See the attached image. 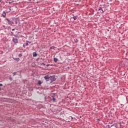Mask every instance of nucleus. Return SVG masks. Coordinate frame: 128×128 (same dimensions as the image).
<instances>
[{
  "label": "nucleus",
  "instance_id": "nucleus-18",
  "mask_svg": "<svg viewBox=\"0 0 128 128\" xmlns=\"http://www.w3.org/2000/svg\"><path fill=\"white\" fill-rule=\"evenodd\" d=\"M106 126L108 128H112V126H110V125H106Z\"/></svg>",
  "mask_w": 128,
  "mask_h": 128
},
{
  "label": "nucleus",
  "instance_id": "nucleus-13",
  "mask_svg": "<svg viewBox=\"0 0 128 128\" xmlns=\"http://www.w3.org/2000/svg\"><path fill=\"white\" fill-rule=\"evenodd\" d=\"M42 84V81H40V80H39L38 82V84H39V86H40V84Z\"/></svg>",
  "mask_w": 128,
  "mask_h": 128
},
{
  "label": "nucleus",
  "instance_id": "nucleus-11",
  "mask_svg": "<svg viewBox=\"0 0 128 128\" xmlns=\"http://www.w3.org/2000/svg\"><path fill=\"white\" fill-rule=\"evenodd\" d=\"M32 56H34V57L37 56H38V54H36V52H34L32 53Z\"/></svg>",
  "mask_w": 128,
  "mask_h": 128
},
{
  "label": "nucleus",
  "instance_id": "nucleus-8",
  "mask_svg": "<svg viewBox=\"0 0 128 128\" xmlns=\"http://www.w3.org/2000/svg\"><path fill=\"white\" fill-rule=\"evenodd\" d=\"M1 16H2L3 18H6V12L4 11L2 13Z\"/></svg>",
  "mask_w": 128,
  "mask_h": 128
},
{
  "label": "nucleus",
  "instance_id": "nucleus-22",
  "mask_svg": "<svg viewBox=\"0 0 128 128\" xmlns=\"http://www.w3.org/2000/svg\"><path fill=\"white\" fill-rule=\"evenodd\" d=\"M12 2H8L9 4H12Z\"/></svg>",
  "mask_w": 128,
  "mask_h": 128
},
{
  "label": "nucleus",
  "instance_id": "nucleus-27",
  "mask_svg": "<svg viewBox=\"0 0 128 128\" xmlns=\"http://www.w3.org/2000/svg\"><path fill=\"white\" fill-rule=\"evenodd\" d=\"M30 2H34V0H28Z\"/></svg>",
  "mask_w": 128,
  "mask_h": 128
},
{
  "label": "nucleus",
  "instance_id": "nucleus-25",
  "mask_svg": "<svg viewBox=\"0 0 128 128\" xmlns=\"http://www.w3.org/2000/svg\"><path fill=\"white\" fill-rule=\"evenodd\" d=\"M0 86H2V84H0Z\"/></svg>",
  "mask_w": 128,
  "mask_h": 128
},
{
  "label": "nucleus",
  "instance_id": "nucleus-10",
  "mask_svg": "<svg viewBox=\"0 0 128 128\" xmlns=\"http://www.w3.org/2000/svg\"><path fill=\"white\" fill-rule=\"evenodd\" d=\"M72 18H74V20H78V16H73V17Z\"/></svg>",
  "mask_w": 128,
  "mask_h": 128
},
{
  "label": "nucleus",
  "instance_id": "nucleus-2",
  "mask_svg": "<svg viewBox=\"0 0 128 128\" xmlns=\"http://www.w3.org/2000/svg\"><path fill=\"white\" fill-rule=\"evenodd\" d=\"M50 100H52L53 102H56V94H53L50 97Z\"/></svg>",
  "mask_w": 128,
  "mask_h": 128
},
{
  "label": "nucleus",
  "instance_id": "nucleus-1",
  "mask_svg": "<svg viewBox=\"0 0 128 128\" xmlns=\"http://www.w3.org/2000/svg\"><path fill=\"white\" fill-rule=\"evenodd\" d=\"M4 22L8 24L9 26H14V24H18V20L14 18H6L4 20Z\"/></svg>",
  "mask_w": 128,
  "mask_h": 128
},
{
  "label": "nucleus",
  "instance_id": "nucleus-20",
  "mask_svg": "<svg viewBox=\"0 0 128 128\" xmlns=\"http://www.w3.org/2000/svg\"><path fill=\"white\" fill-rule=\"evenodd\" d=\"M41 66H46V64H44V62H42L41 64Z\"/></svg>",
  "mask_w": 128,
  "mask_h": 128
},
{
  "label": "nucleus",
  "instance_id": "nucleus-17",
  "mask_svg": "<svg viewBox=\"0 0 128 128\" xmlns=\"http://www.w3.org/2000/svg\"><path fill=\"white\" fill-rule=\"evenodd\" d=\"M14 60H17V62H18V60H20V58H14Z\"/></svg>",
  "mask_w": 128,
  "mask_h": 128
},
{
  "label": "nucleus",
  "instance_id": "nucleus-28",
  "mask_svg": "<svg viewBox=\"0 0 128 128\" xmlns=\"http://www.w3.org/2000/svg\"><path fill=\"white\" fill-rule=\"evenodd\" d=\"M9 30H12V28L10 27H8Z\"/></svg>",
  "mask_w": 128,
  "mask_h": 128
},
{
  "label": "nucleus",
  "instance_id": "nucleus-26",
  "mask_svg": "<svg viewBox=\"0 0 128 128\" xmlns=\"http://www.w3.org/2000/svg\"><path fill=\"white\" fill-rule=\"evenodd\" d=\"M97 120H98V122H100V119L98 118V119H97Z\"/></svg>",
  "mask_w": 128,
  "mask_h": 128
},
{
  "label": "nucleus",
  "instance_id": "nucleus-30",
  "mask_svg": "<svg viewBox=\"0 0 128 128\" xmlns=\"http://www.w3.org/2000/svg\"><path fill=\"white\" fill-rule=\"evenodd\" d=\"M14 30H15L14 28L12 29V31L14 32Z\"/></svg>",
  "mask_w": 128,
  "mask_h": 128
},
{
  "label": "nucleus",
  "instance_id": "nucleus-21",
  "mask_svg": "<svg viewBox=\"0 0 128 128\" xmlns=\"http://www.w3.org/2000/svg\"><path fill=\"white\" fill-rule=\"evenodd\" d=\"M9 80H10L12 82V77L10 78Z\"/></svg>",
  "mask_w": 128,
  "mask_h": 128
},
{
  "label": "nucleus",
  "instance_id": "nucleus-12",
  "mask_svg": "<svg viewBox=\"0 0 128 128\" xmlns=\"http://www.w3.org/2000/svg\"><path fill=\"white\" fill-rule=\"evenodd\" d=\"M28 44H30V42L28 40L26 41V43L25 44L26 46H28Z\"/></svg>",
  "mask_w": 128,
  "mask_h": 128
},
{
  "label": "nucleus",
  "instance_id": "nucleus-15",
  "mask_svg": "<svg viewBox=\"0 0 128 128\" xmlns=\"http://www.w3.org/2000/svg\"><path fill=\"white\" fill-rule=\"evenodd\" d=\"M74 42L76 44H78V39H76L74 40Z\"/></svg>",
  "mask_w": 128,
  "mask_h": 128
},
{
  "label": "nucleus",
  "instance_id": "nucleus-31",
  "mask_svg": "<svg viewBox=\"0 0 128 128\" xmlns=\"http://www.w3.org/2000/svg\"><path fill=\"white\" fill-rule=\"evenodd\" d=\"M70 118H71L72 120V116H70Z\"/></svg>",
  "mask_w": 128,
  "mask_h": 128
},
{
  "label": "nucleus",
  "instance_id": "nucleus-14",
  "mask_svg": "<svg viewBox=\"0 0 128 128\" xmlns=\"http://www.w3.org/2000/svg\"><path fill=\"white\" fill-rule=\"evenodd\" d=\"M54 60L55 62H58V58H54Z\"/></svg>",
  "mask_w": 128,
  "mask_h": 128
},
{
  "label": "nucleus",
  "instance_id": "nucleus-7",
  "mask_svg": "<svg viewBox=\"0 0 128 128\" xmlns=\"http://www.w3.org/2000/svg\"><path fill=\"white\" fill-rule=\"evenodd\" d=\"M44 80H46V82H48L50 78V76H46L44 77Z\"/></svg>",
  "mask_w": 128,
  "mask_h": 128
},
{
  "label": "nucleus",
  "instance_id": "nucleus-19",
  "mask_svg": "<svg viewBox=\"0 0 128 128\" xmlns=\"http://www.w3.org/2000/svg\"><path fill=\"white\" fill-rule=\"evenodd\" d=\"M22 54H18V57L19 58H22Z\"/></svg>",
  "mask_w": 128,
  "mask_h": 128
},
{
  "label": "nucleus",
  "instance_id": "nucleus-9",
  "mask_svg": "<svg viewBox=\"0 0 128 128\" xmlns=\"http://www.w3.org/2000/svg\"><path fill=\"white\" fill-rule=\"evenodd\" d=\"M98 11L100 10V12L101 14H104V11L102 10V7H100V8H98Z\"/></svg>",
  "mask_w": 128,
  "mask_h": 128
},
{
  "label": "nucleus",
  "instance_id": "nucleus-33",
  "mask_svg": "<svg viewBox=\"0 0 128 128\" xmlns=\"http://www.w3.org/2000/svg\"><path fill=\"white\" fill-rule=\"evenodd\" d=\"M9 10H10V9H9Z\"/></svg>",
  "mask_w": 128,
  "mask_h": 128
},
{
  "label": "nucleus",
  "instance_id": "nucleus-16",
  "mask_svg": "<svg viewBox=\"0 0 128 128\" xmlns=\"http://www.w3.org/2000/svg\"><path fill=\"white\" fill-rule=\"evenodd\" d=\"M50 49L54 50L56 48V47L54 46H52L50 48Z\"/></svg>",
  "mask_w": 128,
  "mask_h": 128
},
{
  "label": "nucleus",
  "instance_id": "nucleus-6",
  "mask_svg": "<svg viewBox=\"0 0 128 128\" xmlns=\"http://www.w3.org/2000/svg\"><path fill=\"white\" fill-rule=\"evenodd\" d=\"M12 40L15 44H18V40L16 38H13Z\"/></svg>",
  "mask_w": 128,
  "mask_h": 128
},
{
  "label": "nucleus",
  "instance_id": "nucleus-3",
  "mask_svg": "<svg viewBox=\"0 0 128 128\" xmlns=\"http://www.w3.org/2000/svg\"><path fill=\"white\" fill-rule=\"evenodd\" d=\"M120 126V123L114 124L111 126V128H118Z\"/></svg>",
  "mask_w": 128,
  "mask_h": 128
},
{
  "label": "nucleus",
  "instance_id": "nucleus-4",
  "mask_svg": "<svg viewBox=\"0 0 128 128\" xmlns=\"http://www.w3.org/2000/svg\"><path fill=\"white\" fill-rule=\"evenodd\" d=\"M56 79L54 76H50V80H51V82H56Z\"/></svg>",
  "mask_w": 128,
  "mask_h": 128
},
{
  "label": "nucleus",
  "instance_id": "nucleus-5",
  "mask_svg": "<svg viewBox=\"0 0 128 128\" xmlns=\"http://www.w3.org/2000/svg\"><path fill=\"white\" fill-rule=\"evenodd\" d=\"M12 74H13V76H20V71L14 72L12 73Z\"/></svg>",
  "mask_w": 128,
  "mask_h": 128
},
{
  "label": "nucleus",
  "instance_id": "nucleus-23",
  "mask_svg": "<svg viewBox=\"0 0 128 128\" xmlns=\"http://www.w3.org/2000/svg\"><path fill=\"white\" fill-rule=\"evenodd\" d=\"M23 47H24V48H26V45H24V44H23Z\"/></svg>",
  "mask_w": 128,
  "mask_h": 128
},
{
  "label": "nucleus",
  "instance_id": "nucleus-24",
  "mask_svg": "<svg viewBox=\"0 0 128 128\" xmlns=\"http://www.w3.org/2000/svg\"><path fill=\"white\" fill-rule=\"evenodd\" d=\"M46 66H50V64H46Z\"/></svg>",
  "mask_w": 128,
  "mask_h": 128
},
{
  "label": "nucleus",
  "instance_id": "nucleus-29",
  "mask_svg": "<svg viewBox=\"0 0 128 128\" xmlns=\"http://www.w3.org/2000/svg\"><path fill=\"white\" fill-rule=\"evenodd\" d=\"M12 34H14V32H10Z\"/></svg>",
  "mask_w": 128,
  "mask_h": 128
},
{
  "label": "nucleus",
  "instance_id": "nucleus-32",
  "mask_svg": "<svg viewBox=\"0 0 128 128\" xmlns=\"http://www.w3.org/2000/svg\"><path fill=\"white\" fill-rule=\"evenodd\" d=\"M2 0H0V2H2Z\"/></svg>",
  "mask_w": 128,
  "mask_h": 128
}]
</instances>
